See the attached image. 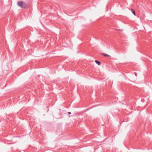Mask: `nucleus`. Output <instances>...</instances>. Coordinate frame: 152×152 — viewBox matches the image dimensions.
<instances>
[{"label":"nucleus","instance_id":"obj_2","mask_svg":"<svg viewBox=\"0 0 152 152\" xmlns=\"http://www.w3.org/2000/svg\"><path fill=\"white\" fill-rule=\"evenodd\" d=\"M95 62L99 65H101V63L97 60L95 61Z\"/></svg>","mask_w":152,"mask_h":152},{"label":"nucleus","instance_id":"obj_5","mask_svg":"<svg viewBox=\"0 0 152 152\" xmlns=\"http://www.w3.org/2000/svg\"><path fill=\"white\" fill-rule=\"evenodd\" d=\"M68 113L70 114H71V113L70 112H68Z\"/></svg>","mask_w":152,"mask_h":152},{"label":"nucleus","instance_id":"obj_4","mask_svg":"<svg viewBox=\"0 0 152 152\" xmlns=\"http://www.w3.org/2000/svg\"><path fill=\"white\" fill-rule=\"evenodd\" d=\"M102 54L105 56H109L107 54L105 53H102Z\"/></svg>","mask_w":152,"mask_h":152},{"label":"nucleus","instance_id":"obj_1","mask_svg":"<svg viewBox=\"0 0 152 152\" xmlns=\"http://www.w3.org/2000/svg\"><path fill=\"white\" fill-rule=\"evenodd\" d=\"M18 5L23 8H26L27 7V5L26 4L22 1H19L18 2Z\"/></svg>","mask_w":152,"mask_h":152},{"label":"nucleus","instance_id":"obj_3","mask_svg":"<svg viewBox=\"0 0 152 152\" xmlns=\"http://www.w3.org/2000/svg\"><path fill=\"white\" fill-rule=\"evenodd\" d=\"M132 12L133 13V14L134 15H136V13L135 11L133 9H131Z\"/></svg>","mask_w":152,"mask_h":152}]
</instances>
